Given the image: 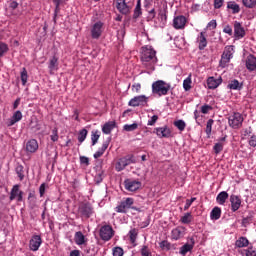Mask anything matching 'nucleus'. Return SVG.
Returning <instances> with one entry per match:
<instances>
[{"label":"nucleus","mask_w":256,"mask_h":256,"mask_svg":"<svg viewBox=\"0 0 256 256\" xmlns=\"http://www.w3.org/2000/svg\"><path fill=\"white\" fill-rule=\"evenodd\" d=\"M141 61L142 64L150 69L155 71V64L157 63V51L153 49V46H144L141 48Z\"/></svg>","instance_id":"f257e3e1"},{"label":"nucleus","mask_w":256,"mask_h":256,"mask_svg":"<svg viewBox=\"0 0 256 256\" xmlns=\"http://www.w3.org/2000/svg\"><path fill=\"white\" fill-rule=\"evenodd\" d=\"M171 90V84L158 80L152 83V93L153 95H158V97H163L169 93Z\"/></svg>","instance_id":"f03ea898"},{"label":"nucleus","mask_w":256,"mask_h":256,"mask_svg":"<svg viewBox=\"0 0 256 256\" xmlns=\"http://www.w3.org/2000/svg\"><path fill=\"white\" fill-rule=\"evenodd\" d=\"M135 200L133 198H124L122 201L118 203V205L114 208L116 213H127L128 209H133V211H139V208L133 206Z\"/></svg>","instance_id":"7ed1b4c3"},{"label":"nucleus","mask_w":256,"mask_h":256,"mask_svg":"<svg viewBox=\"0 0 256 256\" xmlns=\"http://www.w3.org/2000/svg\"><path fill=\"white\" fill-rule=\"evenodd\" d=\"M99 236L102 241H111L115 237V230L111 225H103L100 227Z\"/></svg>","instance_id":"20e7f679"},{"label":"nucleus","mask_w":256,"mask_h":256,"mask_svg":"<svg viewBox=\"0 0 256 256\" xmlns=\"http://www.w3.org/2000/svg\"><path fill=\"white\" fill-rule=\"evenodd\" d=\"M243 121V115H241V113L239 112L232 114L228 118L229 126L232 127V129H241V127L243 126Z\"/></svg>","instance_id":"39448f33"},{"label":"nucleus","mask_w":256,"mask_h":256,"mask_svg":"<svg viewBox=\"0 0 256 256\" xmlns=\"http://www.w3.org/2000/svg\"><path fill=\"white\" fill-rule=\"evenodd\" d=\"M234 49L233 46H226L221 56L220 67H227V64L233 59Z\"/></svg>","instance_id":"423d86ee"},{"label":"nucleus","mask_w":256,"mask_h":256,"mask_svg":"<svg viewBox=\"0 0 256 256\" xmlns=\"http://www.w3.org/2000/svg\"><path fill=\"white\" fill-rule=\"evenodd\" d=\"M78 215H80V217H85V219H89V217L93 215V206L89 203L79 204Z\"/></svg>","instance_id":"0eeeda50"},{"label":"nucleus","mask_w":256,"mask_h":256,"mask_svg":"<svg viewBox=\"0 0 256 256\" xmlns=\"http://www.w3.org/2000/svg\"><path fill=\"white\" fill-rule=\"evenodd\" d=\"M149 101V98L145 95H140L132 98L128 105L129 107H145L147 105V102Z\"/></svg>","instance_id":"6e6552de"},{"label":"nucleus","mask_w":256,"mask_h":256,"mask_svg":"<svg viewBox=\"0 0 256 256\" xmlns=\"http://www.w3.org/2000/svg\"><path fill=\"white\" fill-rule=\"evenodd\" d=\"M103 22L97 21L91 27V37L92 39H99L103 35Z\"/></svg>","instance_id":"1a4fd4ad"},{"label":"nucleus","mask_w":256,"mask_h":256,"mask_svg":"<svg viewBox=\"0 0 256 256\" xmlns=\"http://www.w3.org/2000/svg\"><path fill=\"white\" fill-rule=\"evenodd\" d=\"M141 181L139 180H133V179H126L124 181V186L126 191H138V189H141Z\"/></svg>","instance_id":"9d476101"},{"label":"nucleus","mask_w":256,"mask_h":256,"mask_svg":"<svg viewBox=\"0 0 256 256\" xmlns=\"http://www.w3.org/2000/svg\"><path fill=\"white\" fill-rule=\"evenodd\" d=\"M15 199H17L18 203L23 201V191L19 190L18 184L14 185L10 192V201H15Z\"/></svg>","instance_id":"9b49d317"},{"label":"nucleus","mask_w":256,"mask_h":256,"mask_svg":"<svg viewBox=\"0 0 256 256\" xmlns=\"http://www.w3.org/2000/svg\"><path fill=\"white\" fill-rule=\"evenodd\" d=\"M154 133H156L157 137L160 139H169V137H171V129L167 126L155 128Z\"/></svg>","instance_id":"f8f14e48"},{"label":"nucleus","mask_w":256,"mask_h":256,"mask_svg":"<svg viewBox=\"0 0 256 256\" xmlns=\"http://www.w3.org/2000/svg\"><path fill=\"white\" fill-rule=\"evenodd\" d=\"M48 69L50 75H55V71H59V57L54 55L49 59Z\"/></svg>","instance_id":"ddd939ff"},{"label":"nucleus","mask_w":256,"mask_h":256,"mask_svg":"<svg viewBox=\"0 0 256 256\" xmlns=\"http://www.w3.org/2000/svg\"><path fill=\"white\" fill-rule=\"evenodd\" d=\"M42 243L43 239H41L39 235L32 236L29 242L30 251H39V247H41Z\"/></svg>","instance_id":"4468645a"},{"label":"nucleus","mask_w":256,"mask_h":256,"mask_svg":"<svg viewBox=\"0 0 256 256\" xmlns=\"http://www.w3.org/2000/svg\"><path fill=\"white\" fill-rule=\"evenodd\" d=\"M206 31H202L199 33V35L196 38V43L198 44L199 51H203L205 47H207V36Z\"/></svg>","instance_id":"2eb2a0df"},{"label":"nucleus","mask_w":256,"mask_h":256,"mask_svg":"<svg viewBox=\"0 0 256 256\" xmlns=\"http://www.w3.org/2000/svg\"><path fill=\"white\" fill-rule=\"evenodd\" d=\"M116 9L122 15H128V13H130L131 11V8L129 7V5H127V2H125V0H116Z\"/></svg>","instance_id":"dca6fc26"},{"label":"nucleus","mask_w":256,"mask_h":256,"mask_svg":"<svg viewBox=\"0 0 256 256\" xmlns=\"http://www.w3.org/2000/svg\"><path fill=\"white\" fill-rule=\"evenodd\" d=\"M185 227L183 226H178L174 228L171 232V237L174 239V241H179V239L185 237Z\"/></svg>","instance_id":"f3484780"},{"label":"nucleus","mask_w":256,"mask_h":256,"mask_svg":"<svg viewBox=\"0 0 256 256\" xmlns=\"http://www.w3.org/2000/svg\"><path fill=\"white\" fill-rule=\"evenodd\" d=\"M186 23H187V18H185V16L183 15L176 16L173 19L174 29H185Z\"/></svg>","instance_id":"a211bd4d"},{"label":"nucleus","mask_w":256,"mask_h":256,"mask_svg":"<svg viewBox=\"0 0 256 256\" xmlns=\"http://www.w3.org/2000/svg\"><path fill=\"white\" fill-rule=\"evenodd\" d=\"M132 161H131V157H123L120 158L117 163L115 164V169L116 171H123V169H125V167H127V165H131Z\"/></svg>","instance_id":"6ab92c4d"},{"label":"nucleus","mask_w":256,"mask_h":256,"mask_svg":"<svg viewBox=\"0 0 256 256\" xmlns=\"http://www.w3.org/2000/svg\"><path fill=\"white\" fill-rule=\"evenodd\" d=\"M234 36L236 39H243L245 37V28L240 22H234Z\"/></svg>","instance_id":"aec40b11"},{"label":"nucleus","mask_w":256,"mask_h":256,"mask_svg":"<svg viewBox=\"0 0 256 256\" xmlns=\"http://www.w3.org/2000/svg\"><path fill=\"white\" fill-rule=\"evenodd\" d=\"M230 203H231V211L233 213H235L236 211H239L241 207V197L232 194L230 196Z\"/></svg>","instance_id":"412c9836"},{"label":"nucleus","mask_w":256,"mask_h":256,"mask_svg":"<svg viewBox=\"0 0 256 256\" xmlns=\"http://www.w3.org/2000/svg\"><path fill=\"white\" fill-rule=\"evenodd\" d=\"M23 119V113L21 111L17 110L10 119L7 120L6 125L8 127H13L15 123H19Z\"/></svg>","instance_id":"4be33fe9"},{"label":"nucleus","mask_w":256,"mask_h":256,"mask_svg":"<svg viewBox=\"0 0 256 256\" xmlns=\"http://www.w3.org/2000/svg\"><path fill=\"white\" fill-rule=\"evenodd\" d=\"M193 247H195V239L190 238L189 243L184 244L180 248V255H187L189 252L193 251Z\"/></svg>","instance_id":"5701e85b"},{"label":"nucleus","mask_w":256,"mask_h":256,"mask_svg":"<svg viewBox=\"0 0 256 256\" xmlns=\"http://www.w3.org/2000/svg\"><path fill=\"white\" fill-rule=\"evenodd\" d=\"M246 68L248 71H256V57L253 54L247 56Z\"/></svg>","instance_id":"b1692460"},{"label":"nucleus","mask_w":256,"mask_h":256,"mask_svg":"<svg viewBox=\"0 0 256 256\" xmlns=\"http://www.w3.org/2000/svg\"><path fill=\"white\" fill-rule=\"evenodd\" d=\"M39 149V143L35 139H31L26 143V151L28 153H35Z\"/></svg>","instance_id":"393cba45"},{"label":"nucleus","mask_w":256,"mask_h":256,"mask_svg":"<svg viewBox=\"0 0 256 256\" xmlns=\"http://www.w3.org/2000/svg\"><path fill=\"white\" fill-rule=\"evenodd\" d=\"M227 9L230 10L233 15H237L238 13H241V6H239V4H237V2L235 1H228Z\"/></svg>","instance_id":"a878e982"},{"label":"nucleus","mask_w":256,"mask_h":256,"mask_svg":"<svg viewBox=\"0 0 256 256\" xmlns=\"http://www.w3.org/2000/svg\"><path fill=\"white\" fill-rule=\"evenodd\" d=\"M222 82L223 80L221 78L215 79V77H209L207 79L208 89H217Z\"/></svg>","instance_id":"bb28decb"},{"label":"nucleus","mask_w":256,"mask_h":256,"mask_svg":"<svg viewBox=\"0 0 256 256\" xmlns=\"http://www.w3.org/2000/svg\"><path fill=\"white\" fill-rule=\"evenodd\" d=\"M74 241L76 245H85L87 243V238L83 235V232L78 231L74 235Z\"/></svg>","instance_id":"cd10ccee"},{"label":"nucleus","mask_w":256,"mask_h":256,"mask_svg":"<svg viewBox=\"0 0 256 256\" xmlns=\"http://www.w3.org/2000/svg\"><path fill=\"white\" fill-rule=\"evenodd\" d=\"M167 25V13L165 11H160L158 14V27L161 29L165 28Z\"/></svg>","instance_id":"c85d7f7f"},{"label":"nucleus","mask_w":256,"mask_h":256,"mask_svg":"<svg viewBox=\"0 0 256 256\" xmlns=\"http://www.w3.org/2000/svg\"><path fill=\"white\" fill-rule=\"evenodd\" d=\"M228 89L241 91L243 89V83L239 82L237 79L231 80L228 84Z\"/></svg>","instance_id":"c756f323"},{"label":"nucleus","mask_w":256,"mask_h":256,"mask_svg":"<svg viewBox=\"0 0 256 256\" xmlns=\"http://www.w3.org/2000/svg\"><path fill=\"white\" fill-rule=\"evenodd\" d=\"M227 199H229V193L225 191L220 192L216 197V201L219 205H225Z\"/></svg>","instance_id":"7c9ffc66"},{"label":"nucleus","mask_w":256,"mask_h":256,"mask_svg":"<svg viewBox=\"0 0 256 256\" xmlns=\"http://www.w3.org/2000/svg\"><path fill=\"white\" fill-rule=\"evenodd\" d=\"M115 125H116L115 121H110L108 123H105L104 126L102 127V132L105 135H110V133L114 129Z\"/></svg>","instance_id":"2f4dec72"},{"label":"nucleus","mask_w":256,"mask_h":256,"mask_svg":"<svg viewBox=\"0 0 256 256\" xmlns=\"http://www.w3.org/2000/svg\"><path fill=\"white\" fill-rule=\"evenodd\" d=\"M210 219H212V221H217L221 219V208L217 206L214 207L210 213Z\"/></svg>","instance_id":"473e14b6"},{"label":"nucleus","mask_w":256,"mask_h":256,"mask_svg":"<svg viewBox=\"0 0 256 256\" xmlns=\"http://www.w3.org/2000/svg\"><path fill=\"white\" fill-rule=\"evenodd\" d=\"M108 147H109V142L108 141L104 142L101 148L95 152L94 159H99V157H101L105 153V151H107Z\"/></svg>","instance_id":"72a5a7b5"},{"label":"nucleus","mask_w":256,"mask_h":256,"mask_svg":"<svg viewBox=\"0 0 256 256\" xmlns=\"http://www.w3.org/2000/svg\"><path fill=\"white\" fill-rule=\"evenodd\" d=\"M235 245L239 249H241L243 247H248L249 246V239H247L246 237L242 236L238 240H236Z\"/></svg>","instance_id":"f704fd0d"},{"label":"nucleus","mask_w":256,"mask_h":256,"mask_svg":"<svg viewBox=\"0 0 256 256\" xmlns=\"http://www.w3.org/2000/svg\"><path fill=\"white\" fill-rule=\"evenodd\" d=\"M139 235V230L133 228L129 231L128 233V237L130 239V243H132V245H135L136 241H137V236Z\"/></svg>","instance_id":"c9c22d12"},{"label":"nucleus","mask_w":256,"mask_h":256,"mask_svg":"<svg viewBox=\"0 0 256 256\" xmlns=\"http://www.w3.org/2000/svg\"><path fill=\"white\" fill-rule=\"evenodd\" d=\"M141 15H143V11L141 10V0H138L134 9L133 19H139Z\"/></svg>","instance_id":"e433bc0d"},{"label":"nucleus","mask_w":256,"mask_h":256,"mask_svg":"<svg viewBox=\"0 0 256 256\" xmlns=\"http://www.w3.org/2000/svg\"><path fill=\"white\" fill-rule=\"evenodd\" d=\"M193 83L191 74L188 75L186 79L183 81V89L184 91H191V84Z\"/></svg>","instance_id":"4c0bfd02"},{"label":"nucleus","mask_w":256,"mask_h":256,"mask_svg":"<svg viewBox=\"0 0 256 256\" xmlns=\"http://www.w3.org/2000/svg\"><path fill=\"white\" fill-rule=\"evenodd\" d=\"M180 221L184 225H189V223H191V221H193V215H191V213L188 212V213L184 214V216L181 217Z\"/></svg>","instance_id":"58836bf2"},{"label":"nucleus","mask_w":256,"mask_h":256,"mask_svg":"<svg viewBox=\"0 0 256 256\" xmlns=\"http://www.w3.org/2000/svg\"><path fill=\"white\" fill-rule=\"evenodd\" d=\"M20 79L22 81V85H27V81L29 79V74H27V68H22V71L20 73Z\"/></svg>","instance_id":"ea45409f"},{"label":"nucleus","mask_w":256,"mask_h":256,"mask_svg":"<svg viewBox=\"0 0 256 256\" xmlns=\"http://www.w3.org/2000/svg\"><path fill=\"white\" fill-rule=\"evenodd\" d=\"M54 5H55V17H57V13H59V11H61V5H63V3H66V1L69 0H52Z\"/></svg>","instance_id":"a19ab883"},{"label":"nucleus","mask_w":256,"mask_h":256,"mask_svg":"<svg viewBox=\"0 0 256 256\" xmlns=\"http://www.w3.org/2000/svg\"><path fill=\"white\" fill-rule=\"evenodd\" d=\"M214 123H215V121L213 119H209L207 121L205 133H206L208 138L211 137V131L213 129V124Z\"/></svg>","instance_id":"79ce46f5"},{"label":"nucleus","mask_w":256,"mask_h":256,"mask_svg":"<svg viewBox=\"0 0 256 256\" xmlns=\"http://www.w3.org/2000/svg\"><path fill=\"white\" fill-rule=\"evenodd\" d=\"M16 173H17L20 181H23L25 179V170L23 168V165H18L16 167Z\"/></svg>","instance_id":"37998d69"},{"label":"nucleus","mask_w":256,"mask_h":256,"mask_svg":"<svg viewBox=\"0 0 256 256\" xmlns=\"http://www.w3.org/2000/svg\"><path fill=\"white\" fill-rule=\"evenodd\" d=\"M242 5H244L246 9H254L256 0H242Z\"/></svg>","instance_id":"c03bdc74"},{"label":"nucleus","mask_w":256,"mask_h":256,"mask_svg":"<svg viewBox=\"0 0 256 256\" xmlns=\"http://www.w3.org/2000/svg\"><path fill=\"white\" fill-rule=\"evenodd\" d=\"M87 129H82L80 130L79 134H78V141L79 143H83V141H85V139H87Z\"/></svg>","instance_id":"a18cd8bd"},{"label":"nucleus","mask_w":256,"mask_h":256,"mask_svg":"<svg viewBox=\"0 0 256 256\" xmlns=\"http://www.w3.org/2000/svg\"><path fill=\"white\" fill-rule=\"evenodd\" d=\"M174 125L177 127L179 131H185V127H187V124L183 120L175 121Z\"/></svg>","instance_id":"49530a36"},{"label":"nucleus","mask_w":256,"mask_h":256,"mask_svg":"<svg viewBox=\"0 0 256 256\" xmlns=\"http://www.w3.org/2000/svg\"><path fill=\"white\" fill-rule=\"evenodd\" d=\"M139 127V125L137 123H133V124H125L123 126L124 131H135L137 128Z\"/></svg>","instance_id":"de8ad7c7"},{"label":"nucleus","mask_w":256,"mask_h":256,"mask_svg":"<svg viewBox=\"0 0 256 256\" xmlns=\"http://www.w3.org/2000/svg\"><path fill=\"white\" fill-rule=\"evenodd\" d=\"M99 137H101L99 135V130L92 132V135H91L92 145H97V142L99 141Z\"/></svg>","instance_id":"09e8293b"},{"label":"nucleus","mask_w":256,"mask_h":256,"mask_svg":"<svg viewBox=\"0 0 256 256\" xmlns=\"http://www.w3.org/2000/svg\"><path fill=\"white\" fill-rule=\"evenodd\" d=\"M51 141H53V143L59 141V131L57 130V128H54L52 130V134L50 136Z\"/></svg>","instance_id":"8fccbe9b"},{"label":"nucleus","mask_w":256,"mask_h":256,"mask_svg":"<svg viewBox=\"0 0 256 256\" xmlns=\"http://www.w3.org/2000/svg\"><path fill=\"white\" fill-rule=\"evenodd\" d=\"M7 51H9V46L3 42H0V57H3Z\"/></svg>","instance_id":"3c124183"},{"label":"nucleus","mask_w":256,"mask_h":256,"mask_svg":"<svg viewBox=\"0 0 256 256\" xmlns=\"http://www.w3.org/2000/svg\"><path fill=\"white\" fill-rule=\"evenodd\" d=\"M223 147H225V146H223V143H219V142L216 143L213 147L215 154L219 155V153H221V151H223Z\"/></svg>","instance_id":"603ef678"},{"label":"nucleus","mask_w":256,"mask_h":256,"mask_svg":"<svg viewBox=\"0 0 256 256\" xmlns=\"http://www.w3.org/2000/svg\"><path fill=\"white\" fill-rule=\"evenodd\" d=\"M195 201H197V198L193 197L191 199H187L185 206H184V211H187L189 209V207H191V205H193V203H195Z\"/></svg>","instance_id":"864d4df0"},{"label":"nucleus","mask_w":256,"mask_h":256,"mask_svg":"<svg viewBox=\"0 0 256 256\" xmlns=\"http://www.w3.org/2000/svg\"><path fill=\"white\" fill-rule=\"evenodd\" d=\"M212 109L213 107L211 105L205 104L201 107V113H203L204 115H207V113H209Z\"/></svg>","instance_id":"5fc2aeb1"},{"label":"nucleus","mask_w":256,"mask_h":256,"mask_svg":"<svg viewBox=\"0 0 256 256\" xmlns=\"http://www.w3.org/2000/svg\"><path fill=\"white\" fill-rule=\"evenodd\" d=\"M49 188V185L45 184V183H42L39 187V193H40V197H44L45 195V191L46 189Z\"/></svg>","instance_id":"6e6d98bb"},{"label":"nucleus","mask_w":256,"mask_h":256,"mask_svg":"<svg viewBox=\"0 0 256 256\" xmlns=\"http://www.w3.org/2000/svg\"><path fill=\"white\" fill-rule=\"evenodd\" d=\"M122 255H124L123 248L121 247L113 248V256H122Z\"/></svg>","instance_id":"4d7b16f0"},{"label":"nucleus","mask_w":256,"mask_h":256,"mask_svg":"<svg viewBox=\"0 0 256 256\" xmlns=\"http://www.w3.org/2000/svg\"><path fill=\"white\" fill-rule=\"evenodd\" d=\"M159 246L162 248V249H171V244L169 243V241L167 240H163L162 242L159 243Z\"/></svg>","instance_id":"13d9d810"},{"label":"nucleus","mask_w":256,"mask_h":256,"mask_svg":"<svg viewBox=\"0 0 256 256\" xmlns=\"http://www.w3.org/2000/svg\"><path fill=\"white\" fill-rule=\"evenodd\" d=\"M246 256H256V250L253 247H249L248 249L244 250Z\"/></svg>","instance_id":"bf43d9fd"},{"label":"nucleus","mask_w":256,"mask_h":256,"mask_svg":"<svg viewBox=\"0 0 256 256\" xmlns=\"http://www.w3.org/2000/svg\"><path fill=\"white\" fill-rule=\"evenodd\" d=\"M95 181L96 183H101L103 181V171H98L95 175Z\"/></svg>","instance_id":"052dcab7"},{"label":"nucleus","mask_w":256,"mask_h":256,"mask_svg":"<svg viewBox=\"0 0 256 256\" xmlns=\"http://www.w3.org/2000/svg\"><path fill=\"white\" fill-rule=\"evenodd\" d=\"M225 0H214V9H221Z\"/></svg>","instance_id":"680f3d73"},{"label":"nucleus","mask_w":256,"mask_h":256,"mask_svg":"<svg viewBox=\"0 0 256 256\" xmlns=\"http://www.w3.org/2000/svg\"><path fill=\"white\" fill-rule=\"evenodd\" d=\"M159 119V116L153 115L150 120H148L147 125L153 126L157 123V120Z\"/></svg>","instance_id":"e2e57ef3"},{"label":"nucleus","mask_w":256,"mask_h":256,"mask_svg":"<svg viewBox=\"0 0 256 256\" xmlns=\"http://www.w3.org/2000/svg\"><path fill=\"white\" fill-rule=\"evenodd\" d=\"M251 221H253L251 216L243 218L242 219V227H247V225H249V223H251Z\"/></svg>","instance_id":"0e129e2a"},{"label":"nucleus","mask_w":256,"mask_h":256,"mask_svg":"<svg viewBox=\"0 0 256 256\" xmlns=\"http://www.w3.org/2000/svg\"><path fill=\"white\" fill-rule=\"evenodd\" d=\"M207 29H217V20H211L208 24H207Z\"/></svg>","instance_id":"69168bd1"},{"label":"nucleus","mask_w":256,"mask_h":256,"mask_svg":"<svg viewBox=\"0 0 256 256\" xmlns=\"http://www.w3.org/2000/svg\"><path fill=\"white\" fill-rule=\"evenodd\" d=\"M132 91L134 93H139L141 91V84L140 83H135L132 85Z\"/></svg>","instance_id":"338daca9"},{"label":"nucleus","mask_w":256,"mask_h":256,"mask_svg":"<svg viewBox=\"0 0 256 256\" xmlns=\"http://www.w3.org/2000/svg\"><path fill=\"white\" fill-rule=\"evenodd\" d=\"M250 147H256V136H251L249 140Z\"/></svg>","instance_id":"774afa93"}]
</instances>
